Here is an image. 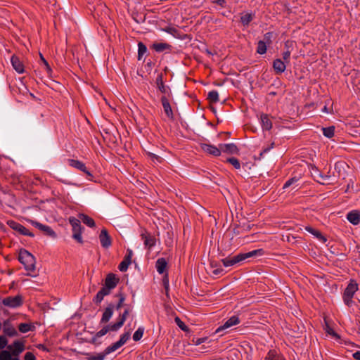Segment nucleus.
Returning <instances> with one entry per match:
<instances>
[{
    "instance_id": "29",
    "label": "nucleus",
    "mask_w": 360,
    "mask_h": 360,
    "mask_svg": "<svg viewBox=\"0 0 360 360\" xmlns=\"http://www.w3.org/2000/svg\"><path fill=\"white\" fill-rule=\"evenodd\" d=\"M79 218L80 221H82L84 224L89 227H94L95 226V222L94 220L91 218L90 217L84 214H80L79 215Z\"/></svg>"
},
{
    "instance_id": "3",
    "label": "nucleus",
    "mask_w": 360,
    "mask_h": 360,
    "mask_svg": "<svg viewBox=\"0 0 360 360\" xmlns=\"http://www.w3.org/2000/svg\"><path fill=\"white\" fill-rule=\"evenodd\" d=\"M19 262L24 266L27 271L35 270V258L26 250H21L19 253Z\"/></svg>"
},
{
    "instance_id": "30",
    "label": "nucleus",
    "mask_w": 360,
    "mask_h": 360,
    "mask_svg": "<svg viewBox=\"0 0 360 360\" xmlns=\"http://www.w3.org/2000/svg\"><path fill=\"white\" fill-rule=\"evenodd\" d=\"M112 314H113V307L112 306L108 307L105 309V311L103 314V316L101 318V322H103V323L108 322L112 317Z\"/></svg>"
},
{
    "instance_id": "44",
    "label": "nucleus",
    "mask_w": 360,
    "mask_h": 360,
    "mask_svg": "<svg viewBox=\"0 0 360 360\" xmlns=\"http://www.w3.org/2000/svg\"><path fill=\"white\" fill-rule=\"evenodd\" d=\"M206 339H192L191 342H188V346H199L205 342Z\"/></svg>"
},
{
    "instance_id": "54",
    "label": "nucleus",
    "mask_w": 360,
    "mask_h": 360,
    "mask_svg": "<svg viewBox=\"0 0 360 360\" xmlns=\"http://www.w3.org/2000/svg\"><path fill=\"white\" fill-rule=\"evenodd\" d=\"M311 174L314 177V179L316 180L319 178V172H321L316 167H313L311 169Z\"/></svg>"
},
{
    "instance_id": "6",
    "label": "nucleus",
    "mask_w": 360,
    "mask_h": 360,
    "mask_svg": "<svg viewBox=\"0 0 360 360\" xmlns=\"http://www.w3.org/2000/svg\"><path fill=\"white\" fill-rule=\"evenodd\" d=\"M69 222L72 226V238L79 243H83L82 237L83 228L81 226V221L79 219L75 217H70Z\"/></svg>"
},
{
    "instance_id": "12",
    "label": "nucleus",
    "mask_w": 360,
    "mask_h": 360,
    "mask_svg": "<svg viewBox=\"0 0 360 360\" xmlns=\"http://www.w3.org/2000/svg\"><path fill=\"white\" fill-rule=\"evenodd\" d=\"M68 165L72 167H74L79 171L84 172L89 176H92L91 172L86 169V167L82 162L75 159H68Z\"/></svg>"
},
{
    "instance_id": "38",
    "label": "nucleus",
    "mask_w": 360,
    "mask_h": 360,
    "mask_svg": "<svg viewBox=\"0 0 360 360\" xmlns=\"http://www.w3.org/2000/svg\"><path fill=\"white\" fill-rule=\"evenodd\" d=\"M265 360H281L276 350H270L265 358Z\"/></svg>"
},
{
    "instance_id": "8",
    "label": "nucleus",
    "mask_w": 360,
    "mask_h": 360,
    "mask_svg": "<svg viewBox=\"0 0 360 360\" xmlns=\"http://www.w3.org/2000/svg\"><path fill=\"white\" fill-rule=\"evenodd\" d=\"M7 224L13 230L18 232L19 233L23 236H28L30 237H34V234L30 232L28 229H27L24 226L20 224V223L13 221L8 220L7 221Z\"/></svg>"
},
{
    "instance_id": "62",
    "label": "nucleus",
    "mask_w": 360,
    "mask_h": 360,
    "mask_svg": "<svg viewBox=\"0 0 360 360\" xmlns=\"http://www.w3.org/2000/svg\"><path fill=\"white\" fill-rule=\"evenodd\" d=\"M274 143H271V145L270 146V147H269V148H267L264 149V150H263V152H264V153H267V152H269V151L270 150V149H271V148H273V147H274Z\"/></svg>"
},
{
    "instance_id": "53",
    "label": "nucleus",
    "mask_w": 360,
    "mask_h": 360,
    "mask_svg": "<svg viewBox=\"0 0 360 360\" xmlns=\"http://www.w3.org/2000/svg\"><path fill=\"white\" fill-rule=\"evenodd\" d=\"M110 290L111 289L104 285L99 291L103 294V295L105 296L110 294Z\"/></svg>"
},
{
    "instance_id": "45",
    "label": "nucleus",
    "mask_w": 360,
    "mask_h": 360,
    "mask_svg": "<svg viewBox=\"0 0 360 360\" xmlns=\"http://www.w3.org/2000/svg\"><path fill=\"white\" fill-rule=\"evenodd\" d=\"M130 263L127 262V261L123 260L120 264H119V270L122 272H124L128 269V267L129 266Z\"/></svg>"
},
{
    "instance_id": "50",
    "label": "nucleus",
    "mask_w": 360,
    "mask_h": 360,
    "mask_svg": "<svg viewBox=\"0 0 360 360\" xmlns=\"http://www.w3.org/2000/svg\"><path fill=\"white\" fill-rule=\"evenodd\" d=\"M25 360H36L35 356L32 352H27L24 356Z\"/></svg>"
},
{
    "instance_id": "5",
    "label": "nucleus",
    "mask_w": 360,
    "mask_h": 360,
    "mask_svg": "<svg viewBox=\"0 0 360 360\" xmlns=\"http://www.w3.org/2000/svg\"><path fill=\"white\" fill-rule=\"evenodd\" d=\"M128 314H129L128 309H125L124 313L120 316L119 321H117V323H113L112 325H109V326H105L104 328H103L101 330H100L97 333L96 335L98 338H101V337L105 335L109 330H112V331L117 330L123 325L124 322L126 320V318H127V316L128 315Z\"/></svg>"
},
{
    "instance_id": "31",
    "label": "nucleus",
    "mask_w": 360,
    "mask_h": 360,
    "mask_svg": "<svg viewBox=\"0 0 360 360\" xmlns=\"http://www.w3.org/2000/svg\"><path fill=\"white\" fill-rule=\"evenodd\" d=\"M211 269H212V273L215 275V276H218V275H222L224 274V270L223 268H221L219 264H218L216 262H212L211 263Z\"/></svg>"
},
{
    "instance_id": "18",
    "label": "nucleus",
    "mask_w": 360,
    "mask_h": 360,
    "mask_svg": "<svg viewBox=\"0 0 360 360\" xmlns=\"http://www.w3.org/2000/svg\"><path fill=\"white\" fill-rule=\"evenodd\" d=\"M255 13L252 11H245L241 13L240 22L243 26H248L250 22L255 18Z\"/></svg>"
},
{
    "instance_id": "34",
    "label": "nucleus",
    "mask_w": 360,
    "mask_h": 360,
    "mask_svg": "<svg viewBox=\"0 0 360 360\" xmlns=\"http://www.w3.org/2000/svg\"><path fill=\"white\" fill-rule=\"evenodd\" d=\"M147 52V47L142 43L138 44V60H141L143 55Z\"/></svg>"
},
{
    "instance_id": "61",
    "label": "nucleus",
    "mask_w": 360,
    "mask_h": 360,
    "mask_svg": "<svg viewBox=\"0 0 360 360\" xmlns=\"http://www.w3.org/2000/svg\"><path fill=\"white\" fill-rule=\"evenodd\" d=\"M127 256H129V257H131L132 258V256H133V251H132L131 250H130V249H128V250H127Z\"/></svg>"
},
{
    "instance_id": "9",
    "label": "nucleus",
    "mask_w": 360,
    "mask_h": 360,
    "mask_svg": "<svg viewBox=\"0 0 360 360\" xmlns=\"http://www.w3.org/2000/svg\"><path fill=\"white\" fill-rule=\"evenodd\" d=\"M240 322V321L238 315H233L227 319L222 326L219 327L216 330L215 333H218L221 330L229 329L231 327L238 325Z\"/></svg>"
},
{
    "instance_id": "33",
    "label": "nucleus",
    "mask_w": 360,
    "mask_h": 360,
    "mask_svg": "<svg viewBox=\"0 0 360 360\" xmlns=\"http://www.w3.org/2000/svg\"><path fill=\"white\" fill-rule=\"evenodd\" d=\"M0 360H20L18 357H11V354L9 351L1 350L0 352Z\"/></svg>"
},
{
    "instance_id": "59",
    "label": "nucleus",
    "mask_w": 360,
    "mask_h": 360,
    "mask_svg": "<svg viewBox=\"0 0 360 360\" xmlns=\"http://www.w3.org/2000/svg\"><path fill=\"white\" fill-rule=\"evenodd\" d=\"M352 356L356 360H360V351L354 352Z\"/></svg>"
},
{
    "instance_id": "19",
    "label": "nucleus",
    "mask_w": 360,
    "mask_h": 360,
    "mask_svg": "<svg viewBox=\"0 0 360 360\" xmlns=\"http://www.w3.org/2000/svg\"><path fill=\"white\" fill-rule=\"evenodd\" d=\"M273 68L276 73L281 74L286 69V63L281 59L277 58L273 62Z\"/></svg>"
},
{
    "instance_id": "25",
    "label": "nucleus",
    "mask_w": 360,
    "mask_h": 360,
    "mask_svg": "<svg viewBox=\"0 0 360 360\" xmlns=\"http://www.w3.org/2000/svg\"><path fill=\"white\" fill-rule=\"evenodd\" d=\"M167 262L165 258H159L156 261L155 267L160 274H162L167 268Z\"/></svg>"
},
{
    "instance_id": "63",
    "label": "nucleus",
    "mask_w": 360,
    "mask_h": 360,
    "mask_svg": "<svg viewBox=\"0 0 360 360\" xmlns=\"http://www.w3.org/2000/svg\"><path fill=\"white\" fill-rule=\"evenodd\" d=\"M37 347H38V348H39V349H43V350H46V347H45L44 345H41V344L37 346Z\"/></svg>"
},
{
    "instance_id": "35",
    "label": "nucleus",
    "mask_w": 360,
    "mask_h": 360,
    "mask_svg": "<svg viewBox=\"0 0 360 360\" xmlns=\"http://www.w3.org/2000/svg\"><path fill=\"white\" fill-rule=\"evenodd\" d=\"M323 135L327 138H332L334 136L335 127L333 126L322 128Z\"/></svg>"
},
{
    "instance_id": "46",
    "label": "nucleus",
    "mask_w": 360,
    "mask_h": 360,
    "mask_svg": "<svg viewBox=\"0 0 360 360\" xmlns=\"http://www.w3.org/2000/svg\"><path fill=\"white\" fill-rule=\"evenodd\" d=\"M144 333V328L143 327H139L136 332L134 333L133 337L134 338H142Z\"/></svg>"
},
{
    "instance_id": "23",
    "label": "nucleus",
    "mask_w": 360,
    "mask_h": 360,
    "mask_svg": "<svg viewBox=\"0 0 360 360\" xmlns=\"http://www.w3.org/2000/svg\"><path fill=\"white\" fill-rule=\"evenodd\" d=\"M221 153L234 154L238 153V148L234 143H225L219 145Z\"/></svg>"
},
{
    "instance_id": "15",
    "label": "nucleus",
    "mask_w": 360,
    "mask_h": 360,
    "mask_svg": "<svg viewBox=\"0 0 360 360\" xmlns=\"http://www.w3.org/2000/svg\"><path fill=\"white\" fill-rule=\"evenodd\" d=\"M99 240L101 246L104 248H108L111 245V238L105 229L101 230Z\"/></svg>"
},
{
    "instance_id": "49",
    "label": "nucleus",
    "mask_w": 360,
    "mask_h": 360,
    "mask_svg": "<svg viewBox=\"0 0 360 360\" xmlns=\"http://www.w3.org/2000/svg\"><path fill=\"white\" fill-rule=\"evenodd\" d=\"M290 51L288 50V51L283 52V61L285 62L286 63H288L290 61Z\"/></svg>"
},
{
    "instance_id": "4",
    "label": "nucleus",
    "mask_w": 360,
    "mask_h": 360,
    "mask_svg": "<svg viewBox=\"0 0 360 360\" xmlns=\"http://www.w3.org/2000/svg\"><path fill=\"white\" fill-rule=\"evenodd\" d=\"M23 304V297L20 295L15 296H7L2 298L0 301L1 308L3 307L8 309H17Z\"/></svg>"
},
{
    "instance_id": "21",
    "label": "nucleus",
    "mask_w": 360,
    "mask_h": 360,
    "mask_svg": "<svg viewBox=\"0 0 360 360\" xmlns=\"http://www.w3.org/2000/svg\"><path fill=\"white\" fill-rule=\"evenodd\" d=\"M127 340L128 339H120L119 341L105 348L103 352L105 354V355H107L112 352L116 351L117 349L124 345Z\"/></svg>"
},
{
    "instance_id": "39",
    "label": "nucleus",
    "mask_w": 360,
    "mask_h": 360,
    "mask_svg": "<svg viewBox=\"0 0 360 360\" xmlns=\"http://www.w3.org/2000/svg\"><path fill=\"white\" fill-rule=\"evenodd\" d=\"M324 330L327 335L333 336L334 338H340L339 335L335 332V330L326 322Z\"/></svg>"
},
{
    "instance_id": "41",
    "label": "nucleus",
    "mask_w": 360,
    "mask_h": 360,
    "mask_svg": "<svg viewBox=\"0 0 360 360\" xmlns=\"http://www.w3.org/2000/svg\"><path fill=\"white\" fill-rule=\"evenodd\" d=\"M105 356V354L103 352L88 357L87 360H103Z\"/></svg>"
},
{
    "instance_id": "42",
    "label": "nucleus",
    "mask_w": 360,
    "mask_h": 360,
    "mask_svg": "<svg viewBox=\"0 0 360 360\" xmlns=\"http://www.w3.org/2000/svg\"><path fill=\"white\" fill-rule=\"evenodd\" d=\"M227 161L231 164L236 169H238L240 168V164L239 160L236 158H230Z\"/></svg>"
},
{
    "instance_id": "57",
    "label": "nucleus",
    "mask_w": 360,
    "mask_h": 360,
    "mask_svg": "<svg viewBox=\"0 0 360 360\" xmlns=\"http://www.w3.org/2000/svg\"><path fill=\"white\" fill-rule=\"evenodd\" d=\"M185 347H186V342H185V341H184V340L181 341L180 340V348L179 349L178 348V350L180 352L184 353V351L186 350Z\"/></svg>"
},
{
    "instance_id": "60",
    "label": "nucleus",
    "mask_w": 360,
    "mask_h": 360,
    "mask_svg": "<svg viewBox=\"0 0 360 360\" xmlns=\"http://www.w3.org/2000/svg\"><path fill=\"white\" fill-rule=\"evenodd\" d=\"M124 261H127V262L130 263L131 262V257H129V256H127V255H125L124 257Z\"/></svg>"
},
{
    "instance_id": "22",
    "label": "nucleus",
    "mask_w": 360,
    "mask_h": 360,
    "mask_svg": "<svg viewBox=\"0 0 360 360\" xmlns=\"http://www.w3.org/2000/svg\"><path fill=\"white\" fill-rule=\"evenodd\" d=\"M11 64L14 70L19 74L24 72V66L20 59L15 56H13L11 59Z\"/></svg>"
},
{
    "instance_id": "37",
    "label": "nucleus",
    "mask_w": 360,
    "mask_h": 360,
    "mask_svg": "<svg viewBox=\"0 0 360 360\" xmlns=\"http://www.w3.org/2000/svg\"><path fill=\"white\" fill-rule=\"evenodd\" d=\"M257 52L261 55L266 52V44L264 41L260 40L258 41Z\"/></svg>"
},
{
    "instance_id": "51",
    "label": "nucleus",
    "mask_w": 360,
    "mask_h": 360,
    "mask_svg": "<svg viewBox=\"0 0 360 360\" xmlns=\"http://www.w3.org/2000/svg\"><path fill=\"white\" fill-rule=\"evenodd\" d=\"M8 341V339H0V350L4 349L5 347L7 348Z\"/></svg>"
},
{
    "instance_id": "10",
    "label": "nucleus",
    "mask_w": 360,
    "mask_h": 360,
    "mask_svg": "<svg viewBox=\"0 0 360 360\" xmlns=\"http://www.w3.org/2000/svg\"><path fill=\"white\" fill-rule=\"evenodd\" d=\"M1 328L5 335L13 337L18 334L15 326L12 324L11 319L5 320L1 323Z\"/></svg>"
},
{
    "instance_id": "52",
    "label": "nucleus",
    "mask_w": 360,
    "mask_h": 360,
    "mask_svg": "<svg viewBox=\"0 0 360 360\" xmlns=\"http://www.w3.org/2000/svg\"><path fill=\"white\" fill-rule=\"evenodd\" d=\"M119 297H120V300H119V302L116 307L117 309H120L121 308V307L122 306L123 302L125 300L124 296L122 294H120Z\"/></svg>"
},
{
    "instance_id": "40",
    "label": "nucleus",
    "mask_w": 360,
    "mask_h": 360,
    "mask_svg": "<svg viewBox=\"0 0 360 360\" xmlns=\"http://www.w3.org/2000/svg\"><path fill=\"white\" fill-rule=\"evenodd\" d=\"M330 176L328 174H323L321 172H319V178L316 179V181L321 184H325L326 182L329 180Z\"/></svg>"
},
{
    "instance_id": "27",
    "label": "nucleus",
    "mask_w": 360,
    "mask_h": 360,
    "mask_svg": "<svg viewBox=\"0 0 360 360\" xmlns=\"http://www.w3.org/2000/svg\"><path fill=\"white\" fill-rule=\"evenodd\" d=\"M34 329L35 326L32 323H21L18 325V330L22 333L33 331Z\"/></svg>"
},
{
    "instance_id": "1",
    "label": "nucleus",
    "mask_w": 360,
    "mask_h": 360,
    "mask_svg": "<svg viewBox=\"0 0 360 360\" xmlns=\"http://www.w3.org/2000/svg\"><path fill=\"white\" fill-rule=\"evenodd\" d=\"M262 249L254 250L252 251L246 252V253H240L233 257H229L221 259V262L225 267L232 266L238 263H240L248 258L255 257V256H261L263 255Z\"/></svg>"
},
{
    "instance_id": "11",
    "label": "nucleus",
    "mask_w": 360,
    "mask_h": 360,
    "mask_svg": "<svg viewBox=\"0 0 360 360\" xmlns=\"http://www.w3.org/2000/svg\"><path fill=\"white\" fill-rule=\"evenodd\" d=\"M30 221L32 226L43 231L46 236L52 238L56 237L55 231L50 226L42 224L34 220H30Z\"/></svg>"
},
{
    "instance_id": "64",
    "label": "nucleus",
    "mask_w": 360,
    "mask_h": 360,
    "mask_svg": "<svg viewBox=\"0 0 360 360\" xmlns=\"http://www.w3.org/2000/svg\"><path fill=\"white\" fill-rule=\"evenodd\" d=\"M322 111H323V112H326V113H328V112H329V111H328V108H327L326 105H325V106L323 107V108L322 109Z\"/></svg>"
},
{
    "instance_id": "55",
    "label": "nucleus",
    "mask_w": 360,
    "mask_h": 360,
    "mask_svg": "<svg viewBox=\"0 0 360 360\" xmlns=\"http://www.w3.org/2000/svg\"><path fill=\"white\" fill-rule=\"evenodd\" d=\"M149 156L151 158L152 160L154 162L157 161L158 162H160L161 159H162L160 157H159L158 155L153 154V153H150Z\"/></svg>"
},
{
    "instance_id": "17",
    "label": "nucleus",
    "mask_w": 360,
    "mask_h": 360,
    "mask_svg": "<svg viewBox=\"0 0 360 360\" xmlns=\"http://www.w3.org/2000/svg\"><path fill=\"white\" fill-rule=\"evenodd\" d=\"M347 219L353 225H359L360 224V212L358 210L348 212Z\"/></svg>"
},
{
    "instance_id": "26",
    "label": "nucleus",
    "mask_w": 360,
    "mask_h": 360,
    "mask_svg": "<svg viewBox=\"0 0 360 360\" xmlns=\"http://www.w3.org/2000/svg\"><path fill=\"white\" fill-rule=\"evenodd\" d=\"M117 280L114 274H108L105 281V285L110 289H113L116 287Z\"/></svg>"
},
{
    "instance_id": "56",
    "label": "nucleus",
    "mask_w": 360,
    "mask_h": 360,
    "mask_svg": "<svg viewBox=\"0 0 360 360\" xmlns=\"http://www.w3.org/2000/svg\"><path fill=\"white\" fill-rule=\"evenodd\" d=\"M40 57H41V60H42V63H43V64L44 65V66H45V68H46V70H47L48 72H50L51 70V68H50V66H49V65L48 62L44 59V58L42 56V55H41V54L40 55Z\"/></svg>"
},
{
    "instance_id": "20",
    "label": "nucleus",
    "mask_w": 360,
    "mask_h": 360,
    "mask_svg": "<svg viewBox=\"0 0 360 360\" xmlns=\"http://www.w3.org/2000/svg\"><path fill=\"white\" fill-rule=\"evenodd\" d=\"M142 240L146 248L150 249L155 245V238L154 236L147 233L141 234Z\"/></svg>"
},
{
    "instance_id": "47",
    "label": "nucleus",
    "mask_w": 360,
    "mask_h": 360,
    "mask_svg": "<svg viewBox=\"0 0 360 360\" xmlns=\"http://www.w3.org/2000/svg\"><path fill=\"white\" fill-rule=\"evenodd\" d=\"M298 181V179L296 177H292L290 179H288L283 185V189H285L288 188L290 186L293 184L294 183L297 182Z\"/></svg>"
},
{
    "instance_id": "7",
    "label": "nucleus",
    "mask_w": 360,
    "mask_h": 360,
    "mask_svg": "<svg viewBox=\"0 0 360 360\" xmlns=\"http://www.w3.org/2000/svg\"><path fill=\"white\" fill-rule=\"evenodd\" d=\"M25 344L20 341H15L13 344L7 346V351L11 354V357H18V356L25 350Z\"/></svg>"
},
{
    "instance_id": "24",
    "label": "nucleus",
    "mask_w": 360,
    "mask_h": 360,
    "mask_svg": "<svg viewBox=\"0 0 360 360\" xmlns=\"http://www.w3.org/2000/svg\"><path fill=\"white\" fill-rule=\"evenodd\" d=\"M260 121L262 127L264 130H270L272 127V123L268 115L266 114H262L260 116Z\"/></svg>"
},
{
    "instance_id": "36",
    "label": "nucleus",
    "mask_w": 360,
    "mask_h": 360,
    "mask_svg": "<svg viewBox=\"0 0 360 360\" xmlns=\"http://www.w3.org/2000/svg\"><path fill=\"white\" fill-rule=\"evenodd\" d=\"M207 98L212 103H217L219 101L218 92L215 90L210 91L207 94Z\"/></svg>"
},
{
    "instance_id": "2",
    "label": "nucleus",
    "mask_w": 360,
    "mask_h": 360,
    "mask_svg": "<svg viewBox=\"0 0 360 360\" xmlns=\"http://www.w3.org/2000/svg\"><path fill=\"white\" fill-rule=\"evenodd\" d=\"M358 290L359 285L356 281L354 279L350 280L342 295L343 302L347 306H352L354 304L353 297Z\"/></svg>"
},
{
    "instance_id": "16",
    "label": "nucleus",
    "mask_w": 360,
    "mask_h": 360,
    "mask_svg": "<svg viewBox=\"0 0 360 360\" xmlns=\"http://www.w3.org/2000/svg\"><path fill=\"white\" fill-rule=\"evenodd\" d=\"M155 84H156V86L158 87V89H159V91L164 94H169V88L168 86H166L165 84H164V82H163V75L162 73L159 74L157 77H156V79H155Z\"/></svg>"
},
{
    "instance_id": "28",
    "label": "nucleus",
    "mask_w": 360,
    "mask_h": 360,
    "mask_svg": "<svg viewBox=\"0 0 360 360\" xmlns=\"http://www.w3.org/2000/svg\"><path fill=\"white\" fill-rule=\"evenodd\" d=\"M305 230L311 234L314 235L320 241L323 243L326 241V238L318 230L314 229L311 226H306Z\"/></svg>"
},
{
    "instance_id": "58",
    "label": "nucleus",
    "mask_w": 360,
    "mask_h": 360,
    "mask_svg": "<svg viewBox=\"0 0 360 360\" xmlns=\"http://www.w3.org/2000/svg\"><path fill=\"white\" fill-rule=\"evenodd\" d=\"M272 37L271 32H267L264 34V39L268 42L269 44L271 43V39Z\"/></svg>"
},
{
    "instance_id": "13",
    "label": "nucleus",
    "mask_w": 360,
    "mask_h": 360,
    "mask_svg": "<svg viewBox=\"0 0 360 360\" xmlns=\"http://www.w3.org/2000/svg\"><path fill=\"white\" fill-rule=\"evenodd\" d=\"M201 149L214 156H219L221 155V149L220 147L217 148L215 146L207 144V143H201L200 144Z\"/></svg>"
},
{
    "instance_id": "32",
    "label": "nucleus",
    "mask_w": 360,
    "mask_h": 360,
    "mask_svg": "<svg viewBox=\"0 0 360 360\" xmlns=\"http://www.w3.org/2000/svg\"><path fill=\"white\" fill-rule=\"evenodd\" d=\"M170 47H171V46L167 43H155V44H153V48L157 52H162L165 50L169 49Z\"/></svg>"
},
{
    "instance_id": "48",
    "label": "nucleus",
    "mask_w": 360,
    "mask_h": 360,
    "mask_svg": "<svg viewBox=\"0 0 360 360\" xmlns=\"http://www.w3.org/2000/svg\"><path fill=\"white\" fill-rule=\"evenodd\" d=\"M104 295L100 291H98L96 295V297L94 298V302L96 304H99L102 302V300L104 298Z\"/></svg>"
},
{
    "instance_id": "14",
    "label": "nucleus",
    "mask_w": 360,
    "mask_h": 360,
    "mask_svg": "<svg viewBox=\"0 0 360 360\" xmlns=\"http://www.w3.org/2000/svg\"><path fill=\"white\" fill-rule=\"evenodd\" d=\"M161 102L162 105L164 109V112L167 116L168 118L173 120L174 119V114L172 109V107L170 105V103L169 102V100L165 96H162L161 98Z\"/></svg>"
},
{
    "instance_id": "43",
    "label": "nucleus",
    "mask_w": 360,
    "mask_h": 360,
    "mask_svg": "<svg viewBox=\"0 0 360 360\" xmlns=\"http://www.w3.org/2000/svg\"><path fill=\"white\" fill-rule=\"evenodd\" d=\"M175 322L176 325L182 330H187V326L186 324L181 320V319L178 316L175 317Z\"/></svg>"
}]
</instances>
